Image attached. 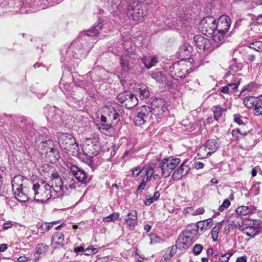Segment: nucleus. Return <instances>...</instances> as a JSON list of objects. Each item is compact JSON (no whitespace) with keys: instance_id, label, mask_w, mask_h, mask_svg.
I'll return each mask as SVG.
<instances>
[{"instance_id":"f257e3e1","label":"nucleus","mask_w":262,"mask_h":262,"mask_svg":"<svg viewBox=\"0 0 262 262\" xmlns=\"http://www.w3.org/2000/svg\"><path fill=\"white\" fill-rule=\"evenodd\" d=\"M103 24L99 23L96 26L92 28L86 32H82L79 36L74 40L70 45L67 51L69 54H72V55L76 58H79L87 53L90 47L85 48L83 47L81 41L85 40L87 37L90 36H96L98 34L99 31L102 28Z\"/></svg>"},{"instance_id":"f03ea898","label":"nucleus","mask_w":262,"mask_h":262,"mask_svg":"<svg viewBox=\"0 0 262 262\" xmlns=\"http://www.w3.org/2000/svg\"><path fill=\"white\" fill-rule=\"evenodd\" d=\"M31 191L34 192V199L37 202H45L51 198H56V195L52 193L50 185L48 184H34Z\"/></svg>"},{"instance_id":"7ed1b4c3","label":"nucleus","mask_w":262,"mask_h":262,"mask_svg":"<svg viewBox=\"0 0 262 262\" xmlns=\"http://www.w3.org/2000/svg\"><path fill=\"white\" fill-rule=\"evenodd\" d=\"M198 231L196 229H186L178 236L176 244L180 250L187 249L195 241V236Z\"/></svg>"},{"instance_id":"20e7f679","label":"nucleus","mask_w":262,"mask_h":262,"mask_svg":"<svg viewBox=\"0 0 262 262\" xmlns=\"http://www.w3.org/2000/svg\"><path fill=\"white\" fill-rule=\"evenodd\" d=\"M58 143L61 148L67 150L70 154L77 155L79 147L75 138L70 134H60L58 137Z\"/></svg>"},{"instance_id":"39448f33","label":"nucleus","mask_w":262,"mask_h":262,"mask_svg":"<svg viewBox=\"0 0 262 262\" xmlns=\"http://www.w3.org/2000/svg\"><path fill=\"white\" fill-rule=\"evenodd\" d=\"M149 5L145 2L139 1L132 3V19L134 21H142L147 15Z\"/></svg>"},{"instance_id":"423d86ee","label":"nucleus","mask_w":262,"mask_h":262,"mask_svg":"<svg viewBox=\"0 0 262 262\" xmlns=\"http://www.w3.org/2000/svg\"><path fill=\"white\" fill-rule=\"evenodd\" d=\"M180 161L179 158H174L173 157L162 160L159 166L161 169L162 176L164 178L169 177L180 163Z\"/></svg>"},{"instance_id":"0eeeda50","label":"nucleus","mask_w":262,"mask_h":262,"mask_svg":"<svg viewBox=\"0 0 262 262\" xmlns=\"http://www.w3.org/2000/svg\"><path fill=\"white\" fill-rule=\"evenodd\" d=\"M187 62L183 60L174 63L169 68L170 75L173 79L178 80L183 79L188 74Z\"/></svg>"},{"instance_id":"6e6552de","label":"nucleus","mask_w":262,"mask_h":262,"mask_svg":"<svg viewBox=\"0 0 262 262\" xmlns=\"http://www.w3.org/2000/svg\"><path fill=\"white\" fill-rule=\"evenodd\" d=\"M152 116L150 107L142 105L138 108L136 114L134 118V122L136 125L141 126L149 122Z\"/></svg>"},{"instance_id":"1a4fd4ad","label":"nucleus","mask_w":262,"mask_h":262,"mask_svg":"<svg viewBox=\"0 0 262 262\" xmlns=\"http://www.w3.org/2000/svg\"><path fill=\"white\" fill-rule=\"evenodd\" d=\"M216 20L211 16L203 18L199 24V30L206 36H208L214 33V30L216 28Z\"/></svg>"},{"instance_id":"9d476101","label":"nucleus","mask_w":262,"mask_h":262,"mask_svg":"<svg viewBox=\"0 0 262 262\" xmlns=\"http://www.w3.org/2000/svg\"><path fill=\"white\" fill-rule=\"evenodd\" d=\"M100 147L97 139H86L83 145L82 150L84 154L89 158H92L98 154Z\"/></svg>"},{"instance_id":"9b49d317","label":"nucleus","mask_w":262,"mask_h":262,"mask_svg":"<svg viewBox=\"0 0 262 262\" xmlns=\"http://www.w3.org/2000/svg\"><path fill=\"white\" fill-rule=\"evenodd\" d=\"M151 112L152 115L161 116L167 110V104L165 100L156 98L151 102Z\"/></svg>"},{"instance_id":"f8f14e48","label":"nucleus","mask_w":262,"mask_h":262,"mask_svg":"<svg viewBox=\"0 0 262 262\" xmlns=\"http://www.w3.org/2000/svg\"><path fill=\"white\" fill-rule=\"evenodd\" d=\"M194 41L200 50L210 52L214 49L211 40L201 35H195L194 37Z\"/></svg>"},{"instance_id":"ddd939ff","label":"nucleus","mask_w":262,"mask_h":262,"mask_svg":"<svg viewBox=\"0 0 262 262\" xmlns=\"http://www.w3.org/2000/svg\"><path fill=\"white\" fill-rule=\"evenodd\" d=\"M132 92V103L136 105L138 103L137 96H139L141 99L147 98L149 97L150 93L146 89H141L138 87H134Z\"/></svg>"},{"instance_id":"4468645a","label":"nucleus","mask_w":262,"mask_h":262,"mask_svg":"<svg viewBox=\"0 0 262 262\" xmlns=\"http://www.w3.org/2000/svg\"><path fill=\"white\" fill-rule=\"evenodd\" d=\"M193 51V47L189 44L185 43L180 47L177 52V55L181 60L186 62V60L189 59V57L191 56V53Z\"/></svg>"},{"instance_id":"2eb2a0df","label":"nucleus","mask_w":262,"mask_h":262,"mask_svg":"<svg viewBox=\"0 0 262 262\" xmlns=\"http://www.w3.org/2000/svg\"><path fill=\"white\" fill-rule=\"evenodd\" d=\"M231 24V21L228 16L223 15L216 21V28L220 31L227 32Z\"/></svg>"},{"instance_id":"dca6fc26","label":"nucleus","mask_w":262,"mask_h":262,"mask_svg":"<svg viewBox=\"0 0 262 262\" xmlns=\"http://www.w3.org/2000/svg\"><path fill=\"white\" fill-rule=\"evenodd\" d=\"M70 170L72 174L79 182L85 183L87 182V176L85 172L75 165H71Z\"/></svg>"},{"instance_id":"f3484780","label":"nucleus","mask_w":262,"mask_h":262,"mask_svg":"<svg viewBox=\"0 0 262 262\" xmlns=\"http://www.w3.org/2000/svg\"><path fill=\"white\" fill-rule=\"evenodd\" d=\"M112 110L110 111L108 117L101 115L100 123H110V121H111L113 124H117L119 120V114L113 108Z\"/></svg>"},{"instance_id":"a211bd4d","label":"nucleus","mask_w":262,"mask_h":262,"mask_svg":"<svg viewBox=\"0 0 262 262\" xmlns=\"http://www.w3.org/2000/svg\"><path fill=\"white\" fill-rule=\"evenodd\" d=\"M51 185V189H52V193L56 195V197H58L60 193L63 190V182L61 178H58L57 179H51L50 181Z\"/></svg>"},{"instance_id":"6ab92c4d","label":"nucleus","mask_w":262,"mask_h":262,"mask_svg":"<svg viewBox=\"0 0 262 262\" xmlns=\"http://www.w3.org/2000/svg\"><path fill=\"white\" fill-rule=\"evenodd\" d=\"M64 244V237L62 233L57 232L53 234L51 238V245L54 249L63 247Z\"/></svg>"},{"instance_id":"aec40b11","label":"nucleus","mask_w":262,"mask_h":262,"mask_svg":"<svg viewBox=\"0 0 262 262\" xmlns=\"http://www.w3.org/2000/svg\"><path fill=\"white\" fill-rule=\"evenodd\" d=\"M189 170V167L187 165H186V162H183L182 164L174 171L172 177L176 180H179L183 177L186 175Z\"/></svg>"},{"instance_id":"412c9836","label":"nucleus","mask_w":262,"mask_h":262,"mask_svg":"<svg viewBox=\"0 0 262 262\" xmlns=\"http://www.w3.org/2000/svg\"><path fill=\"white\" fill-rule=\"evenodd\" d=\"M45 150L46 152V156L51 163H55L60 157L57 148L47 147Z\"/></svg>"},{"instance_id":"4be33fe9","label":"nucleus","mask_w":262,"mask_h":262,"mask_svg":"<svg viewBox=\"0 0 262 262\" xmlns=\"http://www.w3.org/2000/svg\"><path fill=\"white\" fill-rule=\"evenodd\" d=\"M232 136L236 141L241 139H244L246 136H248L251 140L253 139V136L250 131L242 132L240 129L235 128L232 130Z\"/></svg>"},{"instance_id":"5701e85b","label":"nucleus","mask_w":262,"mask_h":262,"mask_svg":"<svg viewBox=\"0 0 262 262\" xmlns=\"http://www.w3.org/2000/svg\"><path fill=\"white\" fill-rule=\"evenodd\" d=\"M15 198L20 202H26L28 200V194H27V187L20 188L17 190H14Z\"/></svg>"},{"instance_id":"b1692460","label":"nucleus","mask_w":262,"mask_h":262,"mask_svg":"<svg viewBox=\"0 0 262 262\" xmlns=\"http://www.w3.org/2000/svg\"><path fill=\"white\" fill-rule=\"evenodd\" d=\"M27 181L22 176L18 175L14 177L12 180L13 191L17 190L20 188L24 187V185Z\"/></svg>"},{"instance_id":"393cba45","label":"nucleus","mask_w":262,"mask_h":262,"mask_svg":"<svg viewBox=\"0 0 262 262\" xmlns=\"http://www.w3.org/2000/svg\"><path fill=\"white\" fill-rule=\"evenodd\" d=\"M243 67V64L241 61L237 58H234L232 59L230 62L229 72L231 74H234L241 70Z\"/></svg>"},{"instance_id":"a878e982","label":"nucleus","mask_w":262,"mask_h":262,"mask_svg":"<svg viewBox=\"0 0 262 262\" xmlns=\"http://www.w3.org/2000/svg\"><path fill=\"white\" fill-rule=\"evenodd\" d=\"M227 108H222L220 105L213 106L211 110L213 113L214 119L216 121H219L224 115H225V112L227 111Z\"/></svg>"},{"instance_id":"bb28decb","label":"nucleus","mask_w":262,"mask_h":262,"mask_svg":"<svg viewBox=\"0 0 262 262\" xmlns=\"http://www.w3.org/2000/svg\"><path fill=\"white\" fill-rule=\"evenodd\" d=\"M204 145L208 150L207 154L211 155L215 152L219 148L217 142L213 139L208 140Z\"/></svg>"},{"instance_id":"cd10ccee","label":"nucleus","mask_w":262,"mask_h":262,"mask_svg":"<svg viewBox=\"0 0 262 262\" xmlns=\"http://www.w3.org/2000/svg\"><path fill=\"white\" fill-rule=\"evenodd\" d=\"M260 99L261 97L260 96L258 97H246L244 100V103L247 108H253Z\"/></svg>"},{"instance_id":"c85d7f7f","label":"nucleus","mask_w":262,"mask_h":262,"mask_svg":"<svg viewBox=\"0 0 262 262\" xmlns=\"http://www.w3.org/2000/svg\"><path fill=\"white\" fill-rule=\"evenodd\" d=\"M142 61L145 67L148 69L156 66V64L158 62V58L155 56L151 57H143L142 58Z\"/></svg>"},{"instance_id":"c756f323","label":"nucleus","mask_w":262,"mask_h":262,"mask_svg":"<svg viewBox=\"0 0 262 262\" xmlns=\"http://www.w3.org/2000/svg\"><path fill=\"white\" fill-rule=\"evenodd\" d=\"M212 220L209 219L206 220L199 222L197 223L196 227L197 229H200L203 232L209 229L212 225Z\"/></svg>"},{"instance_id":"7c9ffc66","label":"nucleus","mask_w":262,"mask_h":262,"mask_svg":"<svg viewBox=\"0 0 262 262\" xmlns=\"http://www.w3.org/2000/svg\"><path fill=\"white\" fill-rule=\"evenodd\" d=\"M255 211V208L253 206H242L237 208L236 211L240 215H246L252 213Z\"/></svg>"},{"instance_id":"2f4dec72","label":"nucleus","mask_w":262,"mask_h":262,"mask_svg":"<svg viewBox=\"0 0 262 262\" xmlns=\"http://www.w3.org/2000/svg\"><path fill=\"white\" fill-rule=\"evenodd\" d=\"M60 223V221H56L50 223H45L42 224L39 228V232L41 233H44L49 231L55 225Z\"/></svg>"},{"instance_id":"473e14b6","label":"nucleus","mask_w":262,"mask_h":262,"mask_svg":"<svg viewBox=\"0 0 262 262\" xmlns=\"http://www.w3.org/2000/svg\"><path fill=\"white\" fill-rule=\"evenodd\" d=\"M151 77L159 83H163L165 80V75L162 72L156 70L151 73Z\"/></svg>"},{"instance_id":"72a5a7b5","label":"nucleus","mask_w":262,"mask_h":262,"mask_svg":"<svg viewBox=\"0 0 262 262\" xmlns=\"http://www.w3.org/2000/svg\"><path fill=\"white\" fill-rule=\"evenodd\" d=\"M226 33L224 31H220L219 29H216L214 30V33L210 35L212 36L214 42H219L224 40Z\"/></svg>"},{"instance_id":"f704fd0d","label":"nucleus","mask_w":262,"mask_h":262,"mask_svg":"<svg viewBox=\"0 0 262 262\" xmlns=\"http://www.w3.org/2000/svg\"><path fill=\"white\" fill-rule=\"evenodd\" d=\"M35 250V255H45L48 251L49 246L44 243L38 244L36 246Z\"/></svg>"},{"instance_id":"c9c22d12","label":"nucleus","mask_w":262,"mask_h":262,"mask_svg":"<svg viewBox=\"0 0 262 262\" xmlns=\"http://www.w3.org/2000/svg\"><path fill=\"white\" fill-rule=\"evenodd\" d=\"M246 46L257 52H262V41H249L246 43Z\"/></svg>"},{"instance_id":"e433bc0d","label":"nucleus","mask_w":262,"mask_h":262,"mask_svg":"<svg viewBox=\"0 0 262 262\" xmlns=\"http://www.w3.org/2000/svg\"><path fill=\"white\" fill-rule=\"evenodd\" d=\"M142 175L143 178L145 179L146 181H149L151 179V177L154 174V170L151 167L147 166V167L142 168Z\"/></svg>"},{"instance_id":"4c0bfd02","label":"nucleus","mask_w":262,"mask_h":262,"mask_svg":"<svg viewBox=\"0 0 262 262\" xmlns=\"http://www.w3.org/2000/svg\"><path fill=\"white\" fill-rule=\"evenodd\" d=\"M208 151L205 145H202L198 150V156L199 159H205L211 156L207 154Z\"/></svg>"},{"instance_id":"58836bf2","label":"nucleus","mask_w":262,"mask_h":262,"mask_svg":"<svg viewBox=\"0 0 262 262\" xmlns=\"http://www.w3.org/2000/svg\"><path fill=\"white\" fill-rule=\"evenodd\" d=\"M222 225V222L218 223L217 225L214 226L211 231L212 238L213 242L216 241L218 237V234L220 229H221V226Z\"/></svg>"},{"instance_id":"ea45409f","label":"nucleus","mask_w":262,"mask_h":262,"mask_svg":"<svg viewBox=\"0 0 262 262\" xmlns=\"http://www.w3.org/2000/svg\"><path fill=\"white\" fill-rule=\"evenodd\" d=\"M243 232L244 234H246L248 236L251 237H254L256 235V232H255V229L254 226H247L243 229Z\"/></svg>"},{"instance_id":"a19ab883","label":"nucleus","mask_w":262,"mask_h":262,"mask_svg":"<svg viewBox=\"0 0 262 262\" xmlns=\"http://www.w3.org/2000/svg\"><path fill=\"white\" fill-rule=\"evenodd\" d=\"M178 249V247H177V245H173L169 248H168L165 255V259L170 258L173 256V255L176 253L177 249Z\"/></svg>"},{"instance_id":"79ce46f5","label":"nucleus","mask_w":262,"mask_h":262,"mask_svg":"<svg viewBox=\"0 0 262 262\" xmlns=\"http://www.w3.org/2000/svg\"><path fill=\"white\" fill-rule=\"evenodd\" d=\"M231 203L228 199H226L223 202L222 204L219 206L218 208V211L215 212V215H219L220 214L221 212H223L225 209H227L228 207L230 205Z\"/></svg>"},{"instance_id":"37998d69","label":"nucleus","mask_w":262,"mask_h":262,"mask_svg":"<svg viewBox=\"0 0 262 262\" xmlns=\"http://www.w3.org/2000/svg\"><path fill=\"white\" fill-rule=\"evenodd\" d=\"M233 254V253L232 252L226 253H221L219 255V260L220 262H228Z\"/></svg>"},{"instance_id":"c03bdc74","label":"nucleus","mask_w":262,"mask_h":262,"mask_svg":"<svg viewBox=\"0 0 262 262\" xmlns=\"http://www.w3.org/2000/svg\"><path fill=\"white\" fill-rule=\"evenodd\" d=\"M112 123H104L97 124L98 129L102 133H105V131L108 130L112 127Z\"/></svg>"},{"instance_id":"a18cd8bd","label":"nucleus","mask_w":262,"mask_h":262,"mask_svg":"<svg viewBox=\"0 0 262 262\" xmlns=\"http://www.w3.org/2000/svg\"><path fill=\"white\" fill-rule=\"evenodd\" d=\"M254 114L256 116H260L262 115V99H260L257 104L254 106Z\"/></svg>"},{"instance_id":"49530a36","label":"nucleus","mask_w":262,"mask_h":262,"mask_svg":"<svg viewBox=\"0 0 262 262\" xmlns=\"http://www.w3.org/2000/svg\"><path fill=\"white\" fill-rule=\"evenodd\" d=\"M127 97H128L129 99L131 98V94L129 95L128 94H126V92H124L123 93H120L117 96V99L120 103H123L125 101L128 100Z\"/></svg>"},{"instance_id":"de8ad7c7","label":"nucleus","mask_w":262,"mask_h":262,"mask_svg":"<svg viewBox=\"0 0 262 262\" xmlns=\"http://www.w3.org/2000/svg\"><path fill=\"white\" fill-rule=\"evenodd\" d=\"M243 222L241 220V218L239 217H237V219L232 221L231 226L233 227L237 228H240L243 226Z\"/></svg>"},{"instance_id":"09e8293b","label":"nucleus","mask_w":262,"mask_h":262,"mask_svg":"<svg viewBox=\"0 0 262 262\" xmlns=\"http://www.w3.org/2000/svg\"><path fill=\"white\" fill-rule=\"evenodd\" d=\"M203 249V246L201 244H195L192 249V252L195 255L200 254Z\"/></svg>"},{"instance_id":"8fccbe9b","label":"nucleus","mask_w":262,"mask_h":262,"mask_svg":"<svg viewBox=\"0 0 262 262\" xmlns=\"http://www.w3.org/2000/svg\"><path fill=\"white\" fill-rule=\"evenodd\" d=\"M260 182H254L252 186V189L254 191L255 195L259 194Z\"/></svg>"},{"instance_id":"3c124183","label":"nucleus","mask_w":262,"mask_h":262,"mask_svg":"<svg viewBox=\"0 0 262 262\" xmlns=\"http://www.w3.org/2000/svg\"><path fill=\"white\" fill-rule=\"evenodd\" d=\"M142 168L140 167H136L132 169V175L135 177H137L139 174H141V177H143L142 175Z\"/></svg>"},{"instance_id":"603ef678","label":"nucleus","mask_w":262,"mask_h":262,"mask_svg":"<svg viewBox=\"0 0 262 262\" xmlns=\"http://www.w3.org/2000/svg\"><path fill=\"white\" fill-rule=\"evenodd\" d=\"M150 244H154L160 243L161 241V239L159 237V236L155 234H152L150 235Z\"/></svg>"},{"instance_id":"864d4df0","label":"nucleus","mask_w":262,"mask_h":262,"mask_svg":"<svg viewBox=\"0 0 262 262\" xmlns=\"http://www.w3.org/2000/svg\"><path fill=\"white\" fill-rule=\"evenodd\" d=\"M119 216L118 214L116 213H113L107 217H106L104 219V221L105 222H115L117 220Z\"/></svg>"},{"instance_id":"5fc2aeb1","label":"nucleus","mask_w":262,"mask_h":262,"mask_svg":"<svg viewBox=\"0 0 262 262\" xmlns=\"http://www.w3.org/2000/svg\"><path fill=\"white\" fill-rule=\"evenodd\" d=\"M254 84L252 83L245 85L241 91V93H243L245 91L252 92L254 89Z\"/></svg>"},{"instance_id":"6e6d98bb","label":"nucleus","mask_w":262,"mask_h":262,"mask_svg":"<svg viewBox=\"0 0 262 262\" xmlns=\"http://www.w3.org/2000/svg\"><path fill=\"white\" fill-rule=\"evenodd\" d=\"M84 254L86 255H89L92 254H95L98 252V249L95 248L88 247L84 250Z\"/></svg>"},{"instance_id":"4d7b16f0","label":"nucleus","mask_w":262,"mask_h":262,"mask_svg":"<svg viewBox=\"0 0 262 262\" xmlns=\"http://www.w3.org/2000/svg\"><path fill=\"white\" fill-rule=\"evenodd\" d=\"M148 181H146L144 178H143L142 181L138 187L137 192L140 193L144 188L146 186V183Z\"/></svg>"},{"instance_id":"13d9d810","label":"nucleus","mask_w":262,"mask_h":262,"mask_svg":"<svg viewBox=\"0 0 262 262\" xmlns=\"http://www.w3.org/2000/svg\"><path fill=\"white\" fill-rule=\"evenodd\" d=\"M241 118L242 117L239 114H234L233 115L234 121L238 125L244 124V122Z\"/></svg>"},{"instance_id":"bf43d9fd","label":"nucleus","mask_w":262,"mask_h":262,"mask_svg":"<svg viewBox=\"0 0 262 262\" xmlns=\"http://www.w3.org/2000/svg\"><path fill=\"white\" fill-rule=\"evenodd\" d=\"M239 80H238L237 82H235L234 83H228V85L230 89V90H231V92H232L233 91H234L236 90H237V89L239 85Z\"/></svg>"},{"instance_id":"052dcab7","label":"nucleus","mask_w":262,"mask_h":262,"mask_svg":"<svg viewBox=\"0 0 262 262\" xmlns=\"http://www.w3.org/2000/svg\"><path fill=\"white\" fill-rule=\"evenodd\" d=\"M220 91L221 92L226 94H229L230 93H231V91L230 90L228 84L226 86L221 88Z\"/></svg>"},{"instance_id":"680f3d73","label":"nucleus","mask_w":262,"mask_h":262,"mask_svg":"<svg viewBox=\"0 0 262 262\" xmlns=\"http://www.w3.org/2000/svg\"><path fill=\"white\" fill-rule=\"evenodd\" d=\"M256 235L262 233V223H259L254 226Z\"/></svg>"},{"instance_id":"e2e57ef3","label":"nucleus","mask_w":262,"mask_h":262,"mask_svg":"<svg viewBox=\"0 0 262 262\" xmlns=\"http://www.w3.org/2000/svg\"><path fill=\"white\" fill-rule=\"evenodd\" d=\"M154 201H156L153 196H150L148 198H146L144 201V204L146 206H150Z\"/></svg>"},{"instance_id":"0e129e2a","label":"nucleus","mask_w":262,"mask_h":262,"mask_svg":"<svg viewBox=\"0 0 262 262\" xmlns=\"http://www.w3.org/2000/svg\"><path fill=\"white\" fill-rule=\"evenodd\" d=\"M137 211L136 210L132 211V226H134L137 224Z\"/></svg>"},{"instance_id":"69168bd1","label":"nucleus","mask_w":262,"mask_h":262,"mask_svg":"<svg viewBox=\"0 0 262 262\" xmlns=\"http://www.w3.org/2000/svg\"><path fill=\"white\" fill-rule=\"evenodd\" d=\"M207 254L208 255H211L212 256L215 257L217 254L214 252L213 249L212 247L209 248L207 250Z\"/></svg>"},{"instance_id":"338daca9","label":"nucleus","mask_w":262,"mask_h":262,"mask_svg":"<svg viewBox=\"0 0 262 262\" xmlns=\"http://www.w3.org/2000/svg\"><path fill=\"white\" fill-rule=\"evenodd\" d=\"M194 167L196 169H202L204 167V164L199 161H196L193 164Z\"/></svg>"},{"instance_id":"774afa93","label":"nucleus","mask_w":262,"mask_h":262,"mask_svg":"<svg viewBox=\"0 0 262 262\" xmlns=\"http://www.w3.org/2000/svg\"><path fill=\"white\" fill-rule=\"evenodd\" d=\"M135 254L136 255H138L139 256V257L141 258L140 259H138L137 258H136L135 260V262H143V259H144V256H142L138 253V250L137 248H135Z\"/></svg>"}]
</instances>
